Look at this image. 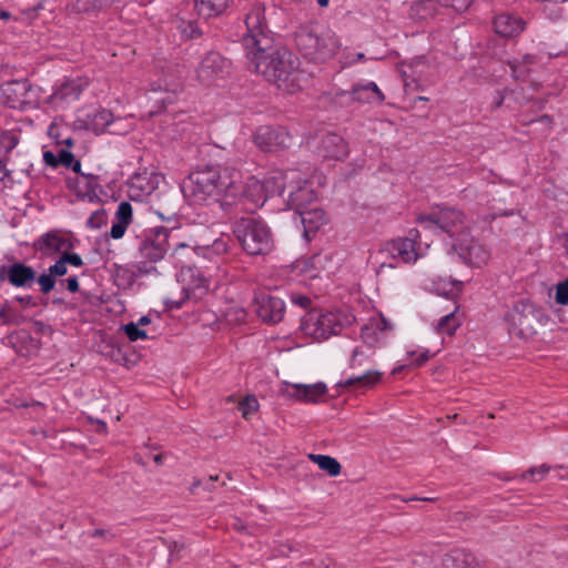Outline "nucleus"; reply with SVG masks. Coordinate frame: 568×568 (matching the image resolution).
<instances>
[{
	"instance_id": "53",
	"label": "nucleus",
	"mask_w": 568,
	"mask_h": 568,
	"mask_svg": "<svg viewBox=\"0 0 568 568\" xmlns=\"http://www.w3.org/2000/svg\"><path fill=\"white\" fill-rule=\"evenodd\" d=\"M43 160L45 164L51 168H55L59 164L58 158L51 151H45L43 153Z\"/></svg>"
},
{
	"instance_id": "64",
	"label": "nucleus",
	"mask_w": 568,
	"mask_h": 568,
	"mask_svg": "<svg viewBox=\"0 0 568 568\" xmlns=\"http://www.w3.org/2000/svg\"><path fill=\"white\" fill-rule=\"evenodd\" d=\"M99 430L105 432L106 430V424L104 422L99 420Z\"/></svg>"
},
{
	"instance_id": "15",
	"label": "nucleus",
	"mask_w": 568,
	"mask_h": 568,
	"mask_svg": "<svg viewBox=\"0 0 568 568\" xmlns=\"http://www.w3.org/2000/svg\"><path fill=\"white\" fill-rule=\"evenodd\" d=\"M255 312L262 322L276 324L284 317L285 304L283 300L263 293L255 297Z\"/></svg>"
},
{
	"instance_id": "50",
	"label": "nucleus",
	"mask_w": 568,
	"mask_h": 568,
	"mask_svg": "<svg viewBox=\"0 0 568 568\" xmlns=\"http://www.w3.org/2000/svg\"><path fill=\"white\" fill-rule=\"evenodd\" d=\"M129 225L123 224L122 222L114 221L110 231V235L112 239L119 240L121 239Z\"/></svg>"
},
{
	"instance_id": "52",
	"label": "nucleus",
	"mask_w": 568,
	"mask_h": 568,
	"mask_svg": "<svg viewBox=\"0 0 568 568\" xmlns=\"http://www.w3.org/2000/svg\"><path fill=\"white\" fill-rule=\"evenodd\" d=\"M434 9V2L432 0H422L414 4L413 10L419 13L420 10H428L429 12Z\"/></svg>"
},
{
	"instance_id": "44",
	"label": "nucleus",
	"mask_w": 568,
	"mask_h": 568,
	"mask_svg": "<svg viewBox=\"0 0 568 568\" xmlns=\"http://www.w3.org/2000/svg\"><path fill=\"white\" fill-rule=\"evenodd\" d=\"M48 272L53 276V277H60V276H63L68 273V265L65 264V262L60 257L53 265H51L49 268H48Z\"/></svg>"
},
{
	"instance_id": "33",
	"label": "nucleus",
	"mask_w": 568,
	"mask_h": 568,
	"mask_svg": "<svg viewBox=\"0 0 568 568\" xmlns=\"http://www.w3.org/2000/svg\"><path fill=\"white\" fill-rule=\"evenodd\" d=\"M0 321L2 325H19L24 321V317L6 302L0 306Z\"/></svg>"
},
{
	"instance_id": "28",
	"label": "nucleus",
	"mask_w": 568,
	"mask_h": 568,
	"mask_svg": "<svg viewBox=\"0 0 568 568\" xmlns=\"http://www.w3.org/2000/svg\"><path fill=\"white\" fill-rule=\"evenodd\" d=\"M232 0H194V9L199 17L209 19L222 14Z\"/></svg>"
},
{
	"instance_id": "37",
	"label": "nucleus",
	"mask_w": 568,
	"mask_h": 568,
	"mask_svg": "<svg viewBox=\"0 0 568 568\" xmlns=\"http://www.w3.org/2000/svg\"><path fill=\"white\" fill-rule=\"evenodd\" d=\"M115 221L130 225L132 222V206L129 202L123 201L119 204L115 212Z\"/></svg>"
},
{
	"instance_id": "22",
	"label": "nucleus",
	"mask_w": 568,
	"mask_h": 568,
	"mask_svg": "<svg viewBox=\"0 0 568 568\" xmlns=\"http://www.w3.org/2000/svg\"><path fill=\"white\" fill-rule=\"evenodd\" d=\"M295 213L298 215L300 221L303 224V236L306 240H310L311 236L326 223V214L318 207L310 210L302 209Z\"/></svg>"
},
{
	"instance_id": "61",
	"label": "nucleus",
	"mask_w": 568,
	"mask_h": 568,
	"mask_svg": "<svg viewBox=\"0 0 568 568\" xmlns=\"http://www.w3.org/2000/svg\"><path fill=\"white\" fill-rule=\"evenodd\" d=\"M412 500H423V501H435L437 498L435 497H423V498H417V497H414V498H410Z\"/></svg>"
},
{
	"instance_id": "12",
	"label": "nucleus",
	"mask_w": 568,
	"mask_h": 568,
	"mask_svg": "<svg viewBox=\"0 0 568 568\" xmlns=\"http://www.w3.org/2000/svg\"><path fill=\"white\" fill-rule=\"evenodd\" d=\"M231 61L216 51L207 52L196 69L197 80L206 87L216 84L231 73Z\"/></svg>"
},
{
	"instance_id": "39",
	"label": "nucleus",
	"mask_w": 568,
	"mask_h": 568,
	"mask_svg": "<svg viewBox=\"0 0 568 568\" xmlns=\"http://www.w3.org/2000/svg\"><path fill=\"white\" fill-rule=\"evenodd\" d=\"M192 254H194V251L186 243L179 242L172 247V256L176 260V263H183V257H189Z\"/></svg>"
},
{
	"instance_id": "56",
	"label": "nucleus",
	"mask_w": 568,
	"mask_h": 568,
	"mask_svg": "<svg viewBox=\"0 0 568 568\" xmlns=\"http://www.w3.org/2000/svg\"><path fill=\"white\" fill-rule=\"evenodd\" d=\"M548 14L551 20H558L562 17V10L560 8L551 9Z\"/></svg>"
},
{
	"instance_id": "9",
	"label": "nucleus",
	"mask_w": 568,
	"mask_h": 568,
	"mask_svg": "<svg viewBox=\"0 0 568 568\" xmlns=\"http://www.w3.org/2000/svg\"><path fill=\"white\" fill-rule=\"evenodd\" d=\"M246 26V33L243 36V45L246 54L264 48L268 49V45L274 43L271 31L268 30L265 7L262 3H254L244 19Z\"/></svg>"
},
{
	"instance_id": "27",
	"label": "nucleus",
	"mask_w": 568,
	"mask_h": 568,
	"mask_svg": "<svg viewBox=\"0 0 568 568\" xmlns=\"http://www.w3.org/2000/svg\"><path fill=\"white\" fill-rule=\"evenodd\" d=\"M352 97L354 100L364 103H382L385 99L377 84L372 81L354 85L352 89Z\"/></svg>"
},
{
	"instance_id": "32",
	"label": "nucleus",
	"mask_w": 568,
	"mask_h": 568,
	"mask_svg": "<svg viewBox=\"0 0 568 568\" xmlns=\"http://www.w3.org/2000/svg\"><path fill=\"white\" fill-rule=\"evenodd\" d=\"M81 94L80 85L74 81L63 83L53 94V100H77Z\"/></svg>"
},
{
	"instance_id": "25",
	"label": "nucleus",
	"mask_w": 568,
	"mask_h": 568,
	"mask_svg": "<svg viewBox=\"0 0 568 568\" xmlns=\"http://www.w3.org/2000/svg\"><path fill=\"white\" fill-rule=\"evenodd\" d=\"M524 21L509 13H503L495 18L494 28L500 37H515L524 30Z\"/></svg>"
},
{
	"instance_id": "20",
	"label": "nucleus",
	"mask_w": 568,
	"mask_h": 568,
	"mask_svg": "<svg viewBox=\"0 0 568 568\" xmlns=\"http://www.w3.org/2000/svg\"><path fill=\"white\" fill-rule=\"evenodd\" d=\"M36 247L41 254L52 256L58 253H65L73 247L70 239L63 236L59 232H48L40 236L36 243Z\"/></svg>"
},
{
	"instance_id": "1",
	"label": "nucleus",
	"mask_w": 568,
	"mask_h": 568,
	"mask_svg": "<svg viewBox=\"0 0 568 568\" xmlns=\"http://www.w3.org/2000/svg\"><path fill=\"white\" fill-rule=\"evenodd\" d=\"M189 192L196 203L221 201V206L234 207V216L253 213L264 203L261 182H243L241 171L233 166H206L189 176Z\"/></svg>"
},
{
	"instance_id": "59",
	"label": "nucleus",
	"mask_w": 568,
	"mask_h": 568,
	"mask_svg": "<svg viewBox=\"0 0 568 568\" xmlns=\"http://www.w3.org/2000/svg\"><path fill=\"white\" fill-rule=\"evenodd\" d=\"M70 168H72V170L74 172H79L80 168H81V163L74 159V162L72 163V165Z\"/></svg>"
},
{
	"instance_id": "29",
	"label": "nucleus",
	"mask_w": 568,
	"mask_h": 568,
	"mask_svg": "<svg viewBox=\"0 0 568 568\" xmlns=\"http://www.w3.org/2000/svg\"><path fill=\"white\" fill-rule=\"evenodd\" d=\"M382 374L377 371H367L363 375L346 378L338 383L343 387L372 388L381 381Z\"/></svg>"
},
{
	"instance_id": "60",
	"label": "nucleus",
	"mask_w": 568,
	"mask_h": 568,
	"mask_svg": "<svg viewBox=\"0 0 568 568\" xmlns=\"http://www.w3.org/2000/svg\"><path fill=\"white\" fill-rule=\"evenodd\" d=\"M236 315H237L236 316L237 321H243L245 318L246 314H245V312L243 310H239V311H236Z\"/></svg>"
},
{
	"instance_id": "48",
	"label": "nucleus",
	"mask_w": 568,
	"mask_h": 568,
	"mask_svg": "<svg viewBox=\"0 0 568 568\" xmlns=\"http://www.w3.org/2000/svg\"><path fill=\"white\" fill-rule=\"evenodd\" d=\"M61 258L67 265L70 264L75 267H81L83 265L81 256L77 253H69V251H67L65 253H62Z\"/></svg>"
},
{
	"instance_id": "30",
	"label": "nucleus",
	"mask_w": 568,
	"mask_h": 568,
	"mask_svg": "<svg viewBox=\"0 0 568 568\" xmlns=\"http://www.w3.org/2000/svg\"><path fill=\"white\" fill-rule=\"evenodd\" d=\"M310 459L318 465L329 476L336 477L341 474V464L333 457L327 455L311 454Z\"/></svg>"
},
{
	"instance_id": "46",
	"label": "nucleus",
	"mask_w": 568,
	"mask_h": 568,
	"mask_svg": "<svg viewBox=\"0 0 568 568\" xmlns=\"http://www.w3.org/2000/svg\"><path fill=\"white\" fill-rule=\"evenodd\" d=\"M408 356L412 358V363L416 366H422L424 363H426L430 358V354L428 349H425L417 354L416 351L408 352Z\"/></svg>"
},
{
	"instance_id": "2",
	"label": "nucleus",
	"mask_w": 568,
	"mask_h": 568,
	"mask_svg": "<svg viewBox=\"0 0 568 568\" xmlns=\"http://www.w3.org/2000/svg\"><path fill=\"white\" fill-rule=\"evenodd\" d=\"M251 68L278 90L294 93L302 89L305 73L300 69L298 58L285 48L272 43L246 54Z\"/></svg>"
},
{
	"instance_id": "23",
	"label": "nucleus",
	"mask_w": 568,
	"mask_h": 568,
	"mask_svg": "<svg viewBox=\"0 0 568 568\" xmlns=\"http://www.w3.org/2000/svg\"><path fill=\"white\" fill-rule=\"evenodd\" d=\"M540 58L536 54H524L508 61L511 74L517 81H527L531 71L539 64Z\"/></svg>"
},
{
	"instance_id": "16",
	"label": "nucleus",
	"mask_w": 568,
	"mask_h": 568,
	"mask_svg": "<svg viewBox=\"0 0 568 568\" xmlns=\"http://www.w3.org/2000/svg\"><path fill=\"white\" fill-rule=\"evenodd\" d=\"M30 84L26 80L9 81L0 85V102L12 109L29 103Z\"/></svg>"
},
{
	"instance_id": "19",
	"label": "nucleus",
	"mask_w": 568,
	"mask_h": 568,
	"mask_svg": "<svg viewBox=\"0 0 568 568\" xmlns=\"http://www.w3.org/2000/svg\"><path fill=\"white\" fill-rule=\"evenodd\" d=\"M326 385L323 383L316 384H288L285 383L282 389L283 395L304 402H316L326 393Z\"/></svg>"
},
{
	"instance_id": "58",
	"label": "nucleus",
	"mask_w": 568,
	"mask_h": 568,
	"mask_svg": "<svg viewBox=\"0 0 568 568\" xmlns=\"http://www.w3.org/2000/svg\"><path fill=\"white\" fill-rule=\"evenodd\" d=\"M151 323V320L149 316H142L138 320V322L135 324H139V327H143V326H146Z\"/></svg>"
},
{
	"instance_id": "11",
	"label": "nucleus",
	"mask_w": 568,
	"mask_h": 568,
	"mask_svg": "<svg viewBox=\"0 0 568 568\" xmlns=\"http://www.w3.org/2000/svg\"><path fill=\"white\" fill-rule=\"evenodd\" d=\"M172 232L160 226L150 230L139 245V254L143 261L139 262L136 270L140 274H150L156 271L155 267L146 266V263H156L161 261L168 250L171 247L170 237Z\"/></svg>"
},
{
	"instance_id": "55",
	"label": "nucleus",
	"mask_w": 568,
	"mask_h": 568,
	"mask_svg": "<svg viewBox=\"0 0 568 568\" xmlns=\"http://www.w3.org/2000/svg\"><path fill=\"white\" fill-rule=\"evenodd\" d=\"M16 300L19 303H21L22 305H24L26 307L36 306V302H34L33 297L30 295L17 296Z\"/></svg>"
},
{
	"instance_id": "36",
	"label": "nucleus",
	"mask_w": 568,
	"mask_h": 568,
	"mask_svg": "<svg viewBox=\"0 0 568 568\" xmlns=\"http://www.w3.org/2000/svg\"><path fill=\"white\" fill-rule=\"evenodd\" d=\"M120 329L124 332L130 342L144 341L149 337L148 331L139 327V324L134 322L122 325Z\"/></svg>"
},
{
	"instance_id": "6",
	"label": "nucleus",
	"mask_w": 568,
	"mask_h": 568,
	"mask_svg": "<svg viewBox=\"0 0 568 568\" xmlns=\"http://www.w3.org/2000/svg\"><path fill=\"white\" fill-rule=\"evenodd\" d=\"M353 320L351 314L337 310H312L302 318L301 329L304 335L321 342L339 334Z\"/></svg>"
},
{
	"instance_id": "51",
	"label": "nucleus",
	"mask_w": 568,
	"mask_h": 568,
	"mask_svg": "<svg viewBox=\"0 0 568 568\" xmlns=\"http://www.w3.org/2000/svg\"><path fill=\"white\" fill-rule=\"evenodd\" d=\"M58 160L59 163L63 164L67 168H70L74 162V155L69 151L61 150Z\"/></svg>"
},
{
	"instance_id": "34",
	"label": "nucleus",
	"mask_w": 568,
	"mask_h": 568,
	"mask_svg": "<svg viewBox=\"0 0 568 568\" xmlns=\"http://www.w3.org/2000/svg\"><path fill=\"white\" fill-rule=\"evenodd\" d=\"M392 328V325L384 316H379L377 318L371 320L368 325H365L362 328V338L365 342H369L371 333H375L376 331L384 332L386 329Z\"/></svg>"
},
{
	"instance_id": "38",
	"label": "nucleus",
	"mask_w": 568,
	"mask_h": 568,
	"mask_svg": "<svg viewBox=\"0 0 568 568\" xmlns=\"http://www.w3.org/2000/svg\"><path fill=\"white\" fill-rule=\"evenodd\" d=\"M102 7L100 0H77L72 10L79 13L99 10Z\"/></svg>"
},
{
	"instance_id": "31",
	"label": "nucleus",
	"mask_w": 568,
	"mask_h": 568,
	"mask_svg": "<svg viewBox=\"0 0 568 568\" xmlns=\"http://www.w3.org/2000/svg\"><path fill=\"white\" fill-rule=\"evenodd\" d=\"M462 320L456 315V312H450L444 315L436 325V331L439 334L453 335L460 326Z\"/></svg>"
},
{
	"instance_id": "5",
	"label": "nucleus",
	"mask_w": 568,
	"mask_h": 568,
	"mask_svg": "<svg viewBox=\"0 0 568 568\" xmlns=\"http://www.w3.org/2000/svg\"><path fill=\"white\" fill-rule=\"evenodd\" d=\"M418 239L419 232L414 229L407 236L387 242L372 257L376 274L381 275L385 268H394L398 263H415L420 256Z\"/></svg>"
},
{
	"instance_id": "40",
	"label": "nucleus",
	"mask_w": 568,
	"mask_h": 568,
	"mask_svg": "<svg viewBox=\"0 0 568 568\" xmlns=\"http://www.w3.org/2000/svg\"><path fill=\"white\" fill-rule=\"evenodd\" d=\"M106 222V213L104 210L94 211L88 219L87 225L90 229H100Z\"/></svg>"
},
{
	"instance_id": "7",
	"label": "nucleus",
	"mask_w": 568,
	"mask_h": 568,
	"mask_svg": "<svg viewBox=\"0 0 568 568\" xmlns=\"http://www.w3.org/2000/svg\"><path fill=\"white\" fill-rule=\"evenodd\" d=\"M233 232L242 248L250 255H264L273 248L271 231L262 221L241 217Z\"/></svg>"
},
{
	"instance_id": "26",
	"label": "nucleus",
	"mask_w": 568,
	"mask_h": 568,
	"mask_svg": "<svg viewBox=\"0 0 568 568\" xmlns=\"http://www.w3.org/2000/svg\"><path fill=\"white\" fill-rule=\"evenodd\" d=\"M112 121L113 114L111 111L106 109H98L88 113L85 119L80 120L79 122L83 123L85 129L99 134L104 132V130L112 123Z\"/></svg>"
},
{
	"instance_id": "42",
	"label": "nucleus",
	"mask_w": 568,
	"mask_h": 568,
	"mask_svg": "<svg viewBox=\"0 0 568 568\" xmlns=\"http://www.w3.org/2000/svg\"><path fill=\"white\" fill-rule=\"evenodd\" d=\"M37 282L40 286V291L43 294L50 293L54 288V285H55V280L49 272L47 274H41L37 278Z\"/></svg>"
},
{
	"instance_id": "21",
	"label": "nucleus",
	"mask_w": 568,
	"mask_h": 568,
	"mask_svg": "<svg viewBox=\"0 0 568 568\" xmlns=\"http://www.w3.org/2000/svg\"><path fill=\"white\" fill-rule=\"evenodd\" d=\"M318 153L325 159L343 160L348 154L345 140L335 133H328L321 140Z\"/></svg>"
},
{
	"instance_id": "41",
	"label": "nucleus",
	"mask_w": 568,
	"mask_h": 568,
	"mask_svg": "<svg viewBox=\"0 0 568 568\" xmlns=\"http://www.w3.org/2000/svg\"><path fill=\"white\" fill-rule=\"evenodd\" d=\"M550 470V466L542 464L537 467H531L527 473L523 474V478L531 477L532 480H541Z\"/></svg>"
},
{
	"instance_id": "57",
	"label": "nucleus",
	"mask_w": 568,
	"mask_h": 568,
	"mask_svg": "<svg viewBox=\"0 0 568 568\" xmlns=\"http://www.w3.org/2000/svg\"><path fill=\"white\" fill-rule=\"evenodd\" d=\"M504 102V95L498 92L494 102H493V108L496 109V108H499Z\"/></svg>"
},
{
	"instance_id": "10",
	"label": "nucleus",
	"mask_w": 568,
	"mask_h": 568,
	"mask_svg": "<svg viewBox=\"0 0 568 568\" xmlns=\"http://www.w3.org/2000/svg\"><path fill=\"white\" fill-rule=\"evenodd\" d=\"M417 222L424 229L447 233L450 237H455V240L467 233L464 213L453 207H440L429 214L419 215Z\"/></svg>"
},
{
	"instance_id": "43",
	"label": "nucleus",
	"mask_w": 568,
	"mask_h": 568,
	"mask_svg": "<svg viewBox=\"0 0 568 568\" xmlns=\"http://www.w3.org/2000/svg\"><path fill=\"white\" fill-rule=\"evenodd\" d=\"M555 300L558 304H568V280H565L557 284Z\"/></svg>"
},
{
	"instance_id": "45",
	"label": "nucleus",
	"mask_w": 568,
	"mask_h": 568,
	"mask_svg": "<svg viewBox=\"0 0 568 568\" xmlns=\"http://www.w3.org/2000/svg\"><path fill=\"white\" fill-rule=\"evenodd\" d=\"M367 361H368V356H366L365 353L361 348L356 347L352 353L349 367L356 368L357 366H362L364 364V362H367Z\"/></svg>"
},
{
	"instance_id": "18",
	"label": "nucleus",
	"mask_w": 568,
	"mask_h": 568,
	"mask_svg": "<svg viewBox=\"0 0 568 568\" xmlns=\"http://www.w3.org/2000/svg\"><path fill=\"white\" fill-rule=\"evenodd\" d=\"M180 277L186 297H201L210 290L209 278L196 267L182 268Z\"/></svg>"
},
{
	"instance_id": "17",
	"label": "nucleus",
	"mask_w": 568,
	"mask_h": 568,
	"mask_svg": "<svg viewBox=\"0 0 568 568\" xmlns=\"http://www.w3.org/2000/svg\"><path fill=\"white\" fill-rule=\"evenodd\" d=\"M0 278L7 280L16 287H31L36 281V271L21 262L0 268Z\"/></svg>"
},
{
	"instance_id": "47",
	"label": "nucleus",
	"mask_w": 568,
	"mask_h": 568,
	"mask_svg": "<svg viewBox=\"0 0 568 568\" xmlns=\"http://www.w3.org/2000/svg\"><path fill=\"white\" fill-rule=\"evenodd\" d=\"M291 297V302L294 304V305H297L300 306L301 308H307L310 307L311 305V298L304 294H301V293H292L290 295Z\"/></svg>"
},
{
	"instance_id": "4",
	"label": "nucleus",
	"mask_w": 568,
	"mask_h": 568,
	"mask_svg": "<svg viewBox=\"0 0 568 568\" xmlns=\"http://www.w3.org/2000/svg\"><path fill=\"white\" fill-rule=\"evenodd\" d=\"M294 40L303 55L315 62H325L341 48V41L335 32L317 23L301 26L295 32Z\"/></svg>"
},
{
	"instance_id": "49",
	"label": "nucleus",
	"mask_w": 568,
	"mask_h": 568,
	"mask_svg": "<svg viewBox=\"0 0 568 568\" xmlns=\"http://www.w3.org/2000/svg\"><path fill=\"white\" fill-rule=\"evenodd\" d=\"M444 4L447 7H452L456 11H465L468 9L473 2V0H443Z\"/></svg>"
},
{
	"instance_id": "63",
	"label": "nucleus",
	"mask_w": 568,
	"mask_h": 568,
	"mask_svg": "<svg viewBox=\"0 0 568 568\" xmlns=\"http://www.w3.org/2000/svg\"><path fill=\"white\" fill-rule=\"evenodd\" d=\"M9 17L10 13L8 11L0 10V19L7 20Z\"/></svg>"
},
{
	"instance_id": "24",
	"label": "nucleus",
	"mask_w": 568,
	"mask_h": 568,
	"mask_svg": "<svg viewBox=\"0 0 568 568\" xmlns=\"http://www.w3.org/2000/svg\"><path fill=\"white\" fill-rule=\"evenodd\" d=\"M480 565V561L471 552L455 550L452 554L445 555L439 566L434 568H479Z\"/></svg>"
},
{
	"instance_id": "35",
	"label": "nucleus",
	"mask_w": 568,
	"mask_h": 568,
	"mask_svg": "<svg viewBox=\"0 0 568 568\" xmlns=\"http://www.w3.org/2000/svg\"><path fill=\"white\" fill-rule=\"evenodd\" d=\"M260 404L254 395H247L237 404V409L244 419H250L251 415L258 410Z\"/></svg>"
},
{
	"instance_id": "62",
	"label": "nucleus",
	"mask_w": 568,
	"mask_h": 568,
	"mask_svg": "<svg viewBox=\"0 0 568 568\" xmlns=\"http://www.w3.org/2000/svg\"><path fill=\"white\" fill-rule=\"evenodd\" d=\"M153 460L158 464V465H161L162 462H163V455L161 454H158L153 457Z\"/></svg>"
},
{
	"instance_id": "8",
	"label": "nucleus",
	"mask_w": 568,
	"mask_h": 568,
	"mask_svg": "<svg viewBox=\"0 0 568 568\" xmlns=\"http://www.w3.org/2000/svg\"><path fill=\"white\" fill-rule=\"evenodd\" d=\"M506 321L513 334L521 338H529L537 333V327L545 323L546 314L541 307L524 300L509 310Z\"/></svg>"
},
{
	"instance_id": "54",
	"label": "nucleus",
	"mask_w": 568,
	"mask_h": 568,
	"mask_svg": "<svg viewBox=\"0 0 568 568\" xmlns=\"http://www.w3.org/2000/svg\"><path fill=\"white\" fill-rule=\"evenodd\" d=\"M67 288L71 292V293H75L79 291V282H78V277L77 276H70L68 280H67Z\"/></svg>"
},
{
	"instance_id": "3",
	"label": "nucleus",
	"mask_w": 568,
	"mask_h": 568,
	"mask_svg": "<svg viewBox=\"0 0 568 568\" xmlns=\"http://www.w3.org/2000/svg\"><path fill=\"white\" fill-rule=\"evenodd\" d=\"M261 186L262 191L270 195L283 196L287 206L295 212L305 209L317 199L312 184L296 169L272 171Z\"/></svg>"
},
{
	"instance_id": "14",
	"label": "nucleus",
	"mask_w": 568,
	"mask_h": 568,
	"mask_svg": "<svg viewBox=\"0 0 568 568\" xmlns=\"http://www.w3.org/2000/svg\"><path fill=\"white\" fill-rule=\"evenodd\" d=\"M254 142L262 151L273 152L278 149L288 148L292 136L281 126L264 125L260 126L254 133Z\"/></svg>"
},
{
	"instance_id": "13",
	"label": "nucleus",
	"mask_w": 568,
	"mask_h": 568,
	"mask_svg": "<svg viewBox=\"0 0 568 568\" xmlns=\"http://www.w3.org/2000/svg\"><path fill=\"white\" fill-rule=\"evenodd\" d=\"M453 250L471 267H483L490 258V252L485 245L470 237L468 233L455 240Z\"/></svg>"
}]
</instances>
